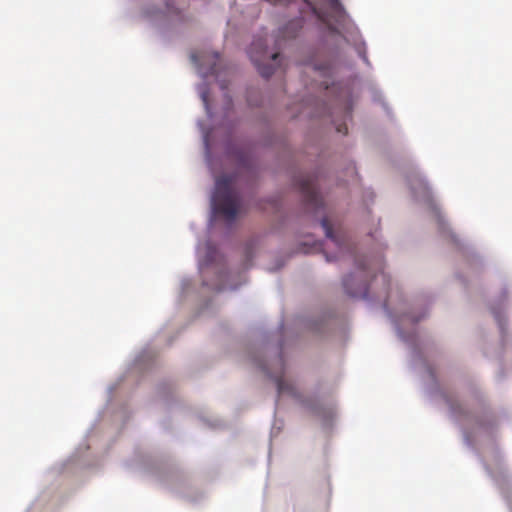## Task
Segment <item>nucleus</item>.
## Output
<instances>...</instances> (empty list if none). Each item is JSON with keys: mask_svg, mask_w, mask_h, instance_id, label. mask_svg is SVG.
<instances>
[{"mask_svg": "<svg viewBox=\"0 0 512 512\" xmlns=\"http://www.w3.org/2000/svg\"><path fill=\"white\" fill-rule=\"evenodd\" d=\"M327 4L328 10H323L310 0H290V13L293 10L299 13V18L290 19V38L295 26H302L304 20L313 17L324 23L333 33L338 32L339 26H345L348 16L340 0H328Z\"/></svg>", "mask_w": 512, "mask_h": 512, "instance_id": "f257e3e1", "label": "nucleus"}, {"mask_svg": "<svg viewBox=\"0 0 512 512\" xmlns=\"http://www.w3.org/2000/svg\"><path fill=\"white\" fill-rule=\"evenodd\" d=\"M293 184H295L301 192L307 209L320 218V225L323 227L325 236L330 238L337 245H340V241L325 212V203L319 192L317 177L309 174L308 176L300 177L296 181L293 180Z\"/></svg>", "mask_w": 512, "mask_h": 512, "instance_id": "f03ea898", "label": "nucleus"}, {"mask_svg": "<svg viewBox=\"0 0 512 512\" xmlns=\"http://www.w3.org/2000/svg\"><path fill=\"white\" fill-rule=\"evenodd\" d=\"M231 186V177L227 175L218 177L215 183V192L212 197L214 213L223 216L228 222L235 220L239 209L238 196Z\"/></svg>", "mask_w": 512, "mask_h": 512, "instance_id": "7ed1b4c3", "label": "nucleus"}, {"mask_svg": "<svg viewBox=\"0 0 512 512\" xmlns=\"http://www.w3.org/2000/svg\"><path fill=\"white\" fill-rule=\"evenodd\" d=\"M248 53L258 72L264 78H269L280 63L279 52L270 51L267 48L266 38L255 39L251 43Z\"/></svg>", "mask_w": 512, "mask_h": 512, "instance_id": "20e7f679", "label": "nucleus"}, {"mask_svg": "<svg viewBox=\"0 0 512 512\" xmlns=\"http://www.w3.org/2000/svg\"><path fill=\"white\" fill-rule=\"evenodd\" d=\"M258 366L261 370L270 374V376L274 379L279 394H283L286 389L285 360L283 354L281 353L271 363L260 362L258 363Z\"/></svg>", "mask_w": 512, "mask_h": 512, "instance_id": "39448f33", "label": "nucleus"}, {"mask_svg": "<svg viewBox=\"0 0 512 512\" xmlns=\"http://www.w3.org/2000/svg\"><path fill=\"white\" fill-rule=\"evenodd\" d=\"M353 280V275H348L343 280L344 290L347 292V294L351 295L352 297H369V288L366 282H361L354 288L352 284Z\"/></svg>", "mask_w": 512, "mask_h": 512, "instance_id": "423d86ee", "label": "nucleus"}, {"mask_svg": "<svg viewBox=\"0 0 512 512\" xmlns=\"http://www.w3.org/2000/svg\"><path fill=\"white\" fill-rule=\"evenodd\" d=\"M202 58H203L202 56H200V55H198V54H196V53H193V54L191 55V60H192V62H193L195 65H197V66L199 67V69L203 70V71H202V75H203L204 77H206V76H208V75H213V74H215V73H216V71H217V69H216V62H217V60H218V58H219V55H218L217 53H213V54L211 55L212 60H211V62L209 63V67H208L206 70H204V68H203V66H204V65H203V60H202Z\"/></svg>", "mask_w": 512, "mask_h": 512, "instance_id": "0eeeda50", "label": "nucleus"}, {"mask_svg": "<svg viewBox=\"0 0 512 512\" xmlns=\"http://www.w3.org/2000/svg\"><path fill=\"white\" fill-rule=\"evenodd\" d=\"M337 130H338L339 133H343V134H347L348 133V128H347L346 124H340L337 127Z\"/></svg>", "mask_w": 512, "mask_h": 512, "instance_id": "6e6552de", "label": "nucleus"}, {"mask_svg": "<svg viewBox=\"0 0 512 512\" xmlns=\"http://www.w3.org/2000/svg\"><path fill=\"white\" fill-rule=\"evenodd\" d=\"M357 266H358V268H359L360 270H362V272H365V270H367V269H368L367 265H365V263H362V262L357 263Z\"/></svg>", "mask_w": 512, "mask_h": 512, "instance_id": "1a4fd4ad", "label": "nucleus"}, {"mask_svg": "<svg viewBox=\"0 0 512 512\" xmlns=\"http://www.w3.org/2000/svg\"><path fill=\"white\" fill-rule=\"evenodd\" d=\"M202 100L205 103V105L207 106L208 105V97L205 93L202 94Z\"/></svg>", "mask_w": 512, "mask_h": 512, "instance_id": "9d476101", "label": "nucleus"}, {"mask_svg": "<svg viewBox=\"0 0 512 512\" xmlns=\"http://www.w3.org/2000/svg\"><path fill=\"white\" fill-rule=\"evenodd\" d=\"M507 500H508L509 508L512 511V499H511V497H507Z\"/></svg>", "mask_w": 512, "mask_h": 512, "instance_id": "9b49d317", "label": "nucleus"}, {"mask_svg": "<svg viewBox=\"0 0 512 512\" xmlns=\"http://www.w3.org/2000/svg\"><path fill=\"white\" fill-rule=\"evenodd\" d=\"M294 395H295V391H294L292 385H290V397H292Z\"/></svg>", "mask_w": 512, "mask_h": 512, "instance_id": "f8f14e48", "label": "nucleus"}, {"mask_svg": "<svg viewBox=\"0 0 512 512\" xmlns=\"http://www.w3.org/2000/svg\"><path fill=\"white\" fill-rule=\"evenodd\" d=\"M381 276L383 277V279H385V280H386V276H385V274H381Z\"/></svg>", "mask_w": 512, "mask_h": 512, "instance_id": "ddd939ff", "label": "nucleus"}]
</instances>
